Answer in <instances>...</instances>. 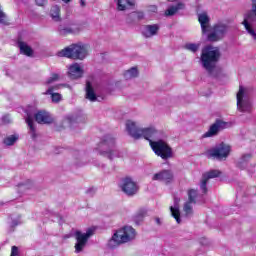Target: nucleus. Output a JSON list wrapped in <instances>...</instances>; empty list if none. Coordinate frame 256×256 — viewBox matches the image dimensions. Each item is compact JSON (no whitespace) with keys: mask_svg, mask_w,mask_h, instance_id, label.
Returning a JSON list of instances; mask_svg holds the SVG:
<instances>
[{"mask_svg":"<svg viewBox=\"0 0 256 256\" xmlns=\"http://www.w3.org/2000/svg\"><path fill=\"white\" fill-rule=\"evenodd\" d=\"M251 154H244L242 157H241V160L237 163V167L239 169H242L243 168V163H247V161H249V159H251Z\"/></svg>","mask_w":256,"mask_h":256,"instance_id":"nucleus-31","label":"nucleus"},{"mask_svg":"<svg viewBox=\"0 0 256 256\" xmlns=\"http://www.w3.org/2000/svg\"><path fill=\"white\" fill-rule=\"evenodd\" d=\"M152 11H157V6H151Z\"/></svg>","mask_w":256,"mask_h":256,"instance_id":"nucleus-41","label":"nucleus"},{"mask_svg":"<svg viewBox=\"0 0 256 256\" xmlns=\"http://www.w3.org/2000/svg\"><path fill=\"white\" fill-rule=\"evenodd\" d=\"M17 45L20 49L21 55H25L26 57H33V48H31V46H29L26 42L23 40H18Z\"/></svg>","mask_w":256,"mask_h":256,"instance_id":"nucleus-20","label":"nucleus"},{"mask_svg":"<svg viewBox=\"0 0 256 256\" xmlns=\"http://www.w3.org/2000/svg\"><path fill=\"white\" fill-rule=\"evenodd\" d=\"M209 157L218 161H225L231 154V146L222 142L208 151Z\"/></svg>","mask_w":256,"mask_h":256,"instance_id":"nucleus-6","label":"nucleus"},{"mask_svg":"<svg viewBox=\"0 0 256 256\" xmlns=\"http://www.w3.org/2000/svg\"><path fill=\"white\" fill-rule=\"evenodd\" d=\"M168 1L173 2V1H177V0H168Z\"/></svg>","mask_w":256,"mask_h":256,"instance_id":"nucleus-43","label":"nucleus"},{"mask_svg":"<svg viewBox=\"0 0 256 256\" xmlns=\"http://www.w3.org/2000/svg\"><path fill=\"white\" fill-rule=\"evenodd\" d=\"M81 7H85V0H80Z\"/></svg>","mask_w":256,"mask_h":256,"instance_id":"nucleus-39","label":"nucleus"},{"mask_svg":"<svg viewBox=\"0 0 256 256\" xmlns=\"http://www.w3.org/2000/svg\"><path fill=\"white\" fill-rule=\"evenodd\" d=\"M64 3H71V0H62Z\"/></svg>","mask_w":256,"mask_h":256,"instance_id":"nucleus-42","label":"nucleus"},{"mask_svg":"<svg viewBox=\"0 0 256 256\" xmlns=\"http://www.w3.org/2000/svg\"><path fill=\"white\" fill-rule=\"evenodd\" d=\"M61 87H63V84L51 86L47 89V91L45 93H55L54 91H59V89H61Z\"/></svg>","mask_w":256,"mask_h":256,"instance_id":"nucleus-35","label":"nucleus"},{"mask_svg":"<svg viewBox=\"0 0 256 256\" xmlns=\"http://www.w3.org/2000/svg\"><path fill=\"white\" fill-rule=\"evenodd\" d=\"M249 21H256V0H252V10L247 14L246 18L242 22L246 31H248V33L253 36V39L256 40L255 30H253Z\"/></svg>","mask_w":256,"mask_h":256,"instance_id":"nucleus-10","label":"nucleus"},{"mask_svg":"<svg viewBox=\"0 0 256 256\" xmlns=\"http://www.w3.org/2000/svg\"><path fill=\"white\" fill-rule=\"evenodd\" d=\"M171 215L175 218L177 223H181V211L179 208H175L173 206L170 207Z\"/></svg>","mask_w":256,"mask_h":256,"instance_id":"nucleus-30","label":"nucleus"},{"mask_svg":"<svg viewBox=\"0 0 256 256\" xmlns=\"http://www.w3.org/2000/svg\"><path fill=\"white\" fill-rule=\"evenodd\" d=\"M143 19H145V13L141 11L131 12L126 18V23H128V25H135V23H139V21H143Z\"/></svg>","mask_w":256,"mask_h":256,"instance_id":"nucleus-17","label":"nucleus"},{"mask_svg":"<svg viewBox=\"0 0 256 256\" xmlns=\"http://www.w3.org/2000/svg\"><path fill=\"white\" fill-rule=\"evenodd\" d=\"M95 233V230L93 228H89L86 233H82L81 231L77 230L75 232V251L76 253H81L83 249H85V245H87V242L89 241V238L93 237V234Z\"/></svg>","mask_w":256,"mask_h":256,"instance_id":"nucleus-7","label":"nucleus"},{"mask_svg":"<svg viewBox=\"0 0 256 256\" xmlns=\"http://www.w3.org/2000/svg\"><path fill=\"white\" fill-rule=\"evenodd\" d=\"M86 99L97 101V94H95V89H93V85L89 81L86 82Z\"/></svg>","mask_w":256,"mask_h":256,"instance_id":"nucleus-24","label":"nucleus"},{"mask_svg":"<svg viewBox=\"0 0 256 256\" xmlns=\"http://www.w3.org/2000/svg\"><path fill=\"white\" fill-rule=\"evenodd\" d=\"M26 123L32 133V137L35 139V137H37V134H36L35 125L33 124V118L31 116H28L26 118Z\"/></svg>","mask_w":256,"mask_h":256,"instance_id":"nucleus-29","label":"nucleus"},{"mask_svg":"<svg viewBox=\"0 0 256 256\" xmlns=\"http://www.w3.org/2000/svg\"><path fill=\"white\" fill-rule=\"evenodd\" d=\"M219 59H221V51H219V48H215L213 45H206L202 48L200 61L208 73L215 71Z\"/></svg>","mask_w":256,"mask_h":256,"instance_id":"nucleus-3","label":"nucleus"},{"mask_svg":"<svg viewBox=\"0 0 256 256\" xmlns=\"http://www.w3.org/2000/svg\"><path fill=\"white\" fill-rule=\"evenodd\" d=\"M126 131L133 139H141V137H143L146 141H149L150 147L157 157H160L164 161L173 159V148H171L165 140H151L155 139L158 134L157 129L154 127L139 128L135 122L128 120L126 122Z\"/></svg>","mask_w":256,"mask_h":256,"instance_id":"nucleus-1","label":"nucleus"},{"mask_svg":"<svg viewBox=\"0 0 256 256\" xmlns=\"http://www.w3.org/2000/svg\"><path fill=\"white\" fill-rule=\"evenodd\" d=\"M18 140H19V136L13 134V135L5 137L3 139V144L6 145L7 147H11V146L15 145V143H17Z\"/></svg>","mask_w":256,"mask_h":256,"instance_id":"nucleus-26","label":"nucleus"},{"mask_svg":"<svg viewBox=\"0 0 256 256\" xmlns=\"http://www.w3.org/2000/svg\"><path fill=\"white\" fill-rule=\"evenodd\" d=\"M10 256H19V248L17 246H12Z\"/></svg>","mask_w":256,"mask_h":256,"instance_id":"nucleus-36","label":"nucleus"},{"mask_svg":"<svg viewBox=\"0 0 256 256\" xmlns=\"http://www.w3.org/2000/svg\"><path fill=\"white\" fill-rule=\"evenodd\" d=\"M137 237V231L131 226H124L117 230L111 240H110V245L111 243H115V245H123V243H129V241H133Z\"/></svg>","mask_w":256,"mask_h":256,"instance_id":"nucleus-5","label":"nucleus"},{"mask_svg":"<svg viewBox=\"0 0 256 256\" xmlns=\"http://www.w3.org/2000/svg\"><path fill=\"white\" fill-rule=\"evenodd\" d=\"M221 176V171L219 170H210L204 174H202V181L200 184V189L204 195H207V183L209 182V179H215L217 177Z\"/></svg>","mask_w":256,"mask_h":256,"instance_id":"nucleus-13","label":"nucleus"},{"mask_svg":"<svg viewBox=\"0 0 256 256\" xmlns=\"http://www.w3.org/2000/svg\"><path fill=\"white\" fill-rule=\"evenodd\" d=\"M159 25L158 24H153V25H146L144 27V31L142 32V35L146 38L149 39L151 37H155L157 33H159Z\"/></svg>","mask_w":256,"mask_h":256,"instance_id":"nucleus-18","label":"nucleus"},{"mask_svg":"<svg viewBox=\"0 0 256 256\" xmlns=\"http://www.w3.org/2000/svg\"><path fill=\"white\" fill-rule=\"evenodd\" d=\"M34 119L40 125H51V123L54 121L51 114L47 111H38L35 114Z\"/></svg>","mask_w":256,"mask_h":256,"instance_id":"nucleus-14","label":"nucleus"},{"mask_svg":"<svg viewBox=\"0 0 256 256\" xmlns=\"http://www.w3.org/2000/svg\"><path fill=\"white\" fill-rule=\"evenodd\" d=\"M185 48L188 49V51H192V53H197V51H199V44L189 43L186 44Z\"/></svg>","mask_w":256,"mask_h":256,"instance_id":"nucleus-33","label":"nucleus"},{"mask_svg":"<svg viewBox=\"0 0 256 256\" xmlns=\"http://www.w3.org/2000/svg\"><path fill=\"white\" fill-rule=\"evenodd\" d=\"M121 190L128 197H133V195H137L139 192V185H137V183L134 182L130 177H126L123 179Z\"/></svg>","mask_w":256,"mask_h":256,"instance_id":"nucleus-9","label":"nucleus"},{"mask_svg":"<svg viewBox=\"0 0 256 256\" xmlns=\"http://www.w3.org/2000/svg\"><path fill=\"white\" fill-rule=\"evenodd\" d=\"M185 10V3L178 2L176 5L170 6L167 10H165L166 17H173V15H177L179 11Z\"/></svg>","mask_w":256,"mask_h":256,"instance_id":"nucleus-19","label":"nucleus"},{"mask_svg":"<svg viewBox=\"0 0 256 256\" xmlns=\"http://www.w3.org/2000/svg\"><path fill=\"white\" fill-rule=\"evenodd\" d=\"M197 195V190H188V201L184 203L183 207V211L186 213V215L193 214V205L197 204Z\"/></svg>","mask_w":256,"mask_h":256,"instance_id":"nucleus-11","label":"nucleus"},{"mask_svg":"<svg viewBox=\"0 0 256 256\" xmlns=\"http://www.w3.org/2000/svg\"><path fill=\"white\" fill-rule=\"evenodd\" d=\"M124 77L125 79H135V77H139V70L137 67H132L124 72Z\"/></svg>","mask_w":256,"mask_h":256,"instance_id":"nucleus-25","label":"nucleus"},{"mask_svg":"<svg viewBox=\"0 0 256 256\" xmlns=\"http://www.w3.org/2000/svg\"><path fill=\"white\" fill-rule=\"evenodd\" d=\"M236 97L238 110L242 113H251L253 106L251 105V101L249 99H243L245 97V88H243V86L239 87Z\"/></svg>","mask_w":256,"mask_h":256,"instance_id":"nucleus-8","label":"nucleus"},{"mask_svg":"<svg viewBox=\"0 0 256 256\" xmlns=\"http://www.w3.org/2000/svg\"><path fill=\"white\" fill-rule=\"evenodd\" d=\"M225 125H227L225 122H223L220 119H217L215 123H213L210 126L209 130L202 135L203 139H207L209 137H215V135H219V132L225 129Z\"/></svg>","mask_w":256,"mask_h":256,"instance_id":"nucleus-12","label":"nucleus"},{"mask_svg":"<svg viewBox=\"0 0 256 256\" xmlns=\"http://www.w3.org/2000/svg\"><path fill=\"white\" fill-rule=\"evenodd\" d=\"M68 77H70V79H81V77H83V70L78 63L70 65L68 68Z\"/></svg>","mask_w":256,"mask_h":256,"instance_id":"nucleus-16","label":"nucleus"},{"mask_svg":"<svg viewBox=\"0 0 256 256\" xmlns=\"http://www.w3.org/2000/svg\"><path fill=\"white\" fill-rule=\"evenodd\" d=\"M145 215H147V210L145 209H140L134 216V221L137 225H139V223H141V221H143V219H145Z\"/></svg>","mask_w":256,"mask_h":256,"instance_id":"nucleus-28","label":"nucleus"},{"mask_svg":"<svg viewBox=\"0 0 256 256\" xmlns=\"http://www.w3.org/2000/svg\"><path fill=\"white\" fill-rule=\"evenodd\" d=\"M98 147L101 149L102 147H115V138L111 137V135H106L98 144Z\"/></svg>","mask_w":256,"mask_h":256,"instance_id":"nucleus-23","label":"nucleus"},{"mask_svg":"<svg viewBox=\"0 0 256 256\" xmlns=\"http://www.w3.org/2000/svg\"><path fill=\"white\" fill-rule=\"evenodd\" d=\"M55 81H59V74L52 73L51 77L47 79L46 85H51V83H55Z\"/></svg>","mask_w":256,"mask_h":256,"instance_id":"nucleus-34","label":"nucleus"},{"mask_svg":"<svg viewBox=\"0 0 256 256\" xmlns=\"http://www.w3.org/2000/svg\"><path fill=\"white\" fill-rule=\"evenodd\" d=\"M44 95H51V99H52V103H59V101H61L62 96L59 93H44Z\"/></svg>","mask_w":256,"mask_h":256,"instance_id":"nucleus-32","label":"nucleus"},{"mask_svg":"<svg viewBox=\"0 0 256 256\" xmlns=\"http://www.w3.org/2000/svg\"><path fill=\"white\" fill-rule=\"evenodd\" d=\"M131 7H135V0H118L117 2L118 11H125Z\"/></svg>","mask_w":256,"mask_h":256,"instance_id":"nucleus-22","label":"nucleus"},{"mask_svg":"<svg viewBox=\"0 0 256 256\" xmlns=\"http://www.w3.org/2000/svg\"><path fill=\"white\" fill-rule=\"evenodd\" d=\"M155 221H156L157 225H161V219L156 218Z\"/></svg>","mask_w":256,"mask_h":256,"instance_id":"nucleus-40","label":"nucleus"},{"mask_svg":"<svg viewBox=\"0 0 256 256\" xmlns=\"http://www.w3.org/2000/svg\"><path fill=\"white\" fill-rule=\"evenodd\" d=\"M198 21L201 25L203 35L207 34V41L210 43H217L218 41H223L227 31H229V26L223 23H216L212 27L209 26V16L207 13H202L198 15Z\"/></svg>","mask_w":256,"mask_h":256,"instance_id":"nucleus-2","label":"nucleus"},{"mask_svg":"<svg viewBox=\"0 0 256 256\" xmlns=\"http://www.w3.org/2000/svg\"><path fill=\"white\" fill-rule=\"evenodd\" d=\"M101 155H108V159H113V151L101 152Z\"/></svg>","mask_w":256,"mask_h":256,"instance_id":"nucleus-38","label":"nucleus"},{"mask_svg":"<svg viewBox=\"0 0 256 256\" xmlns=\"http://www.w3.org/2000/svg\"><path fill=\"white\" fill-rule=\"evenodd\" d=\"M50 15L54 21H61V8L53 6L50 10Z\"/></svg>","mask_w":256,"mask_h":256,"instance_id":"nucleus-27","label":"nucleus"},{"mask_svg":"<svg viewBox=\"0 0 256 256\" xmlns=\"http://www.w3.org/2000/svg\"><path fill=\"white\" fill-rule=\"evenodd\" d=\"M153 181H163L164 183H171L173 181V172L171 170H162L153 176Z\"/></svg>","mask_w":256,"mask_h":256,"instance_id":"nucleus-15","label":"nucleus"},{"mask_svg":"<svg viewBox=\"0 0 256 256\" xmlns=\"http://www.w3.org/2000/svg\"><path fill=\"white\" fill-rule=\"evenodd\" d=\"M58 57L83 61L87 57V45L72 44L58 52Z\"/></svg>","mask_w":256,"mask_h":256,"instance_id":"nucleus-4","label":"nucleus"},{"mask_svg":"<svg viewBox=\"0 0 256 256\" xmlns=\"http://www.w3.org/2000/svg\"><path fill=\"white\" fill-rule=\"evenodd\" d=\"M80 31H81V28H79L78 26L69 28V27L60 25L58 28L59 34L62 35L63 37H66V35H75V34L79 33Z\"/></svg>","mask_w":256,"mask_h":256,"instance_id":"nucleus-21","label":"nucleus"},{"mask_svg":"<svg viewBox=\"0 0 256 256\" xmlns=\"http://www.w3.org/2000/svg\"><path fill=\"white\" fill-rule=\"evenodd\" d=\"M35 3L38 7H45V5H47V0H35Z\"/></svg>","mask_w":256,"mask_h":256,"instance_id":"nucleus-37","label":"nucleus"}]
</instances>
